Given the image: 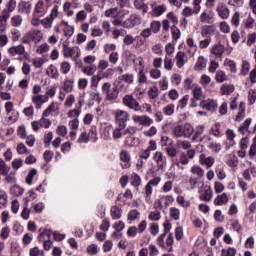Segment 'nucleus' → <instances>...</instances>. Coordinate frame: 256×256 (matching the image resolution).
Returning <instances> with one entry per match:
<instances>
[{
    "label": "nucleus",
    "instance_id": "nucleus-1",
    "mask_svg": "<svg viewBox=\"0 0 256 256\" xmlns=\"http://www.w3.org/2000/svg\"><path fill=\"white\" fill-rule=\"evenodd\" d=\"M195 128L189 123L180 124L174 127L173 135L177 138L184 137V139H189L193 135Z\"/></svg>",
    "mask_w": 256,
    "mask_h": 256
},
{
    "label": "nucleus",
    "instance_id": "nucleus-2",
    "mask_svg": "<svg viewBox=\"0 0 256 256\" xmlns=\"http://www.w3.org/2000/svg\"><path fill=\"white\" fill-rule=\"evenodd\" d=\"M38 241L39 243H43V247L45 251H50L51 247H53V242L51 241V237L53 236V231L49 229H39Z\"/></svg>",
    "mask_w": 256,
    "mask_h": 256
},
{
    "label": "nucleus",
    "instance_id": "nucleus-3",
    "mask_svg": "<svg viewBox=\"0 0 256 256\" xmlns=\"http://www.w3.org/2000/svg\"><path fill=\"white\" fill-rule=\"evenodd\" d=\"M102 93L106 95L108 101H115L119 97V88L117 86L111 87V83L105 82L102 85Z\"/></svg>",
    "mask_w": 256,
    "mask_h": 256
},
{
    "label": "nucleus",
    "instance_id": "nucleus-4",
    "mask_svg": "<svg viewBox=\"0 0 256 256\" xmlns=\"http://www.w3.org/2000/svg\"><path fill=\"white\" fill-rule=\"evenodd\" d=\"M115 124L120 129H125L127 127V121H129V113L123 110H116L114 113Z\"/></svg>",
    "mask_w": 256,
    "mask_h": 256
},
{
    "label": "nucleus",
    "instance_id": "nucleus-5",
    "mask_svg": "<svg viewBox=\"0 0 256 256\" xmlns=\"http://www.w3.org/2000/svg\"><path fill=\"white\" fill-rule=\"evenodd\" d=\"M122 101L129 109H133V111H141V105H139V102L133 96L125 95Z\"/></svg>",
    "mask_w": 256,
    "mask_h": 256
},
{
    "label": "nucleus",
    "instance_id": "nucleus-6",
    "mask_svg": "<svg viewBox=\"0 0 256 256\" xmlns=\"http://www.w3.org/2000/svg\"><path fill=\"white\" fill-rule=\"evenodd\" d=\"M62 53L64 57H72L76 53V57H80L81 50H79V47H69V42L65 41L62 44Z\"/></svg>",
    "mask_w": 256,
    "mask_h": 256
},
{
    "label": "nucleus",
    "instance_id": "nucleus-7",
    "mask_svg": "<svg viewBox=\"0 0 256 256\" xmlns=\"http://www.w3.org/2000/svg\"><path fill=\"white\" fill-rule=\"evenodd\" d=\"M205 141L206 147L208 149H211L214 151V153H219L222 149V146L220 143H214L213 139L210 136L204 135L202 138H200L199 143H203Z\"/></svg>",
    "mask_w": 256,
    "mask_h": 256
},
{
    "label": "nucleus",
    "instance_id": "nucleus-8",
    "mask_svg": "<svg viewBox=\"0 0 256 256\" xmlns=\"http://www.w3.org/2000/svg\"><path fill=\"white\" fill-rule=\"evenodd\" d=\"M153 161H155L158 171H163L167 167V158L163 155V152H155Z\"/></svg>",
    "mask_w": 256,
    "mask_h": 256
},
{
    "label": "nucleus",
    "instance_id": "nucleus-9",
    "mask_svg": "<svg viewBox=\"0 0 256 256\" xmlns=\"http://www.w3.org/2000/svg\"><path fill=\"white\" fill-rule=\"evenodd\" d=\"M163 227H164V233L157 238L156 243L158 247H161V249H166L165 237L167 236V233L171 231V224L169 223V221H166L164 222Z\"/></svg>",
    "mask_w": 256,
    "mask_h": 256
},
{
    "label": "nucleus",
    "instance_id": "nucleus-10",
    "mask_svg": "<svg viewBox=\"0 0 256 256\" xmlns=\"http://www.w3.org/2000/svg\"><path fill=\"white\" fill-rule=\"evenodd\" d=\"M211 55L214 56V59H218V61H223V53H225V46L222 44H215L210 49Z\"/></svg>",
    "mask_w": 256,
    "mask_h": 256
},
{
    "label": "nucleus",
    "instance_id": "nucleus-11",
    "mask_svg": "<svg viewBox=\"0 0 256 256\" xmlns=\"http://www.w3.org/2000/svg\"><path fill=\"white\" fill-rule=\"evenodd\" d=\"M200 107L206 109V111H210V113H215L219 109V105L215 100H203L200 102Z\"/></svg>",
    "mask_w": 256,
    "mask_h": 256
},
{
    "label": "nucleus",
    "instance_id": "nucleus-12",
    "mask_svg": "<svg viewBox=\"0 0 256 256\" xmlns=\"http://www.w3.org/2000/svg\"><path fill=\"white\" fill-rule=\"evenodd\" d=\"M136 25H141V16L138 14L130 15L127 21L124 22V27L127 29H133V27H136Z\"/></svg>",
    "mask_w": 256,
    "mask_h": 256
},
{
    "label": "nucleus",
    "instance_id": "nucleus-13",
    "mask_svg": "<svg viewBox=\"0 0 256 256\" xmlns=\"http://www.w3.org/2000/svg\"><path fill=\"white\" fill-rule=\"evenodd\" d=\"M120 160L123 161V164H121L122 169H129L131 167V155L129 151L122 150L120 152Z\"/></svg>",
    "mask_w": 256,
    "mask_h": 256
},
{
    "label": "nucleus",
    "instance_id": "nucleus-14",
    "mask_svg": "<svg viewBox=\"0 0 256 256\" xmlns=\"http://www.w3.org/2000/svg\"><path fill=\"white\" fill-rule=\"evenodd\" d=\"M189 164V158L187 157V154L185 152H182L178 159H176L174 165L178 169H181L182 171L185 169V165Z\"/></svg>",
    "mask_w": 256,
    "mask_h": 256
},
{
    "label": "nucleus",
    "instance_id": "nucleus-15",
    "mask_svg": "<svg viewBox=\"0 0 256 256\" xmlns=\"http://www.w3.org/2000/svg\"><path fill=\"white\" fill-rule=\"evenodd\" d=\"M200 196L199 198L201 199V201H211V199H213V190H211V187L209 186H205L204 191L203 189L199 190Z\"/></svg>",
    "mask_w": 256,
    "mask_h": 256
},
{
    "label": "nucleus",
    "instance_id": "nucleus-16",
    "mask_svg": "<svg viewBox=\"0 0 256 256\" xmlns=\"http://www.w3.org/2000/svg\"><path fill=\"white\" fill-rule=\"evenodd\" d=\"M133 5L137 11H142V15H147L149 6L143 0H134Z\"/></svg>",
    "mask_w": 256,
    "mask_h": 256
},
{
    "label": "nucleus",
    "instance_id": "nucleus-17",
    "mask_svg": "<svg viewBox=\"0 0 256 256\" xmlns=\"http://www.w3.org/2000/svg\"><path fill=\"white\" fill-rule=\"evenodd\" d=\"M150 7L155 17H161V15H163V13L167 11V6L165 4H162V5L151 4Z\"/></svg>",
    "mask_w": 256,
    "mask_h": 256
},
{
    "label": "nucleus",
    "instance_id": "nucleus-18",
    "mask_svg": "<svg viewBox=\"0 0 256 256\" xmlns=\"http://www.w3.org/2000/svg\"><path fill=\"white\" fill-rule=\"evenodd\" d=\"M9 17L11 15L7 10H3L2 14L0 15V29L3 32H5V29H7V21L9 20Z\"/></svg>",
    "mask_w": 256,
    "mask_h": 256
},
{
    "label": "nucleus",
    "instance_id": "nucleus-19",
    "mask_svg": "<svg viewBox=\"0 0 256 256\" xmlns=\"http://www.w3.org/2000/svg\"><path fill=\"white\" fill-rule=\"evenodd\" d=\"M216 11L219 15L220 18L222 19H229V8H227V6H225V4L221 3L218 5V7L216 8Z\"/></svg>",
    "mask_w": 256,
    "mask_h": 256
},
{
    "label": "nucleus",
    "instance_id": "nucleus-20",
    "mask_svg": "<svg viewBox=\"0 0 256 256\" xmlns=\"http://www.w3.org/2000/svg\"><path fill=\"white\" fill-rule=\"evenodd\" d=\"M199 162L201 165H206L207 168L213 167V163H215V159L211 156H206L205 154H201L199 157Z\"/></svg>",
    "mask_w": 256,
    "mask_h": 256
},
{
    "label": "nucleus",
    "instance_id": "nucleus-21",
    "mask_svg": "<svg viewBox=\"0 0 256 256\" xmlns=\"http://www.w3.org/2000/svg\"><path fill=\"white\" fill-rule=\"evenodd\" d=\"M34 13L38 17H43V15H45V13H47V10L45 9L43 1L40 0L37 2L36 6L34 8Z\"/></svg>",
    "mask_w": 256,
    "mask_h": 256
},
{
    "label": "nucleus",
    "instance_id": "nucleus-22",
    "mask_svg": "<svg viewBox=\"0 0 256 256\" xmlns=\"http://www.w3.org/2000/svg\"><path fill=\"white\" fill-rule=\"evenodd\" d=\"M205 131V126L199 125L196 127L195 131L193 132L194 135L192 137V141L199 143L200 139L202 138L201 135H203Z\"/></svg>",
    "mask_w": 256,
    "mask_h": 256
},
{
    "label": "nucleus",
    "instance_id": "nucleus-23",
    "mask_svg": "<svg viewBox=\"0 0 256 256\" xmlns=\"http://www.w3.org/2000/svg\"><path fill=\"white\" fill-rule=\"evenodd\" d=\"M18 13H25L26 15H29V13H31V3L29 2L18 3Z\"/></svg>",
    "mask_w": 256,
    "mask_h": 256
},
{
    "label": "nucleus",
    "instance_id": "nucleus-24",
    "mask_svg": "<svg viewBox=\"0 0 256 256\" xmlns=\"http://www.w3.org/2000/svg\"><path fill=\"white\" fill-rule=\"evenodd\" d=\"M31 41H37L35 32L30 31V32L26 33L21 39V43H23L24 45H29V43H31Z\"/></svg>",
    "mask_w": 256,
    "mask_h": 256
},
{
    "label": "nucleus",
    "instance_id": "nucleus-25",
    "mask_svg": "<svg viewBox=\"0 0 256 256\" xmlns=\"http://www.w3.org/2000/svg\"><path fill=\"white\" fill-rule=\"evenodd\" d=\"M185 52L183 51H179L177 54H176V65L178 67V69H182V67L185 66Z\"/></svg>",
    "mask_w": 256,
    "mask_h": 256
},
{
    "label": "nucleus",
    "instance_id": "nucleus-26",
    "mask_svg": "<svg viewBox=\"0 0 256 256\" xmlns=\"http://www.w3.org/2000/svg\"><path fill=\"white\" fill-rule=\"evenodd\" d=\"M205 67H207V60L205 57L199 56L194 66L195 71H202V69H205Z\"/></svg>",
    "mask_w": 256,
    "mask_h": 256
},
{
    "label": "nucleus",
    "instance_id": "nucleus-27",
    "mask_svg": "<svg viewBox=\"0 0 256 256\" xmlns=\"http://www.w3.org/2000/svg\"><path fill=\"white\" fill-rule=\"evenodd\" d=\"M226 203H229V197H227V193H222L214 199V205H225Z\"/></svg>",
    "mask_w": 256,
    "mask_h": 256
},
{
    "label": "nucleus",
    "instance_id": "nucleus-28",
    "mask_svg": "<svg viewBox=\"0 0 256 256\" xmlns=\"http://www.w3.org/2000/svg\"><path fill=\"white\" fill-rule=\"evenodd\" d=\"M220 91L221 95H231L235 91V86L233 84H223Z\"/></svg>",
    "mask_w": 256,
    "mask_h": 256
},
{
    "label": "nucleus",
    "instance_id": "nucleus-29",
    "mask_svg": "<svg viewBox=\"0 0 256 256\" xmlns=\"http://www.w3.org/2000/svg\"><path fill=\"white\" fill-rule=\"evenodd\" d=\"M96 71H97V66L95 64L82 67V73H84V75H88V77H91V75H95Z\"/></svg>",
    "mask_w": 256,
    "mask_h": 256
},
{
    "label": "nucleus",
    "instance_id": "nucleus-30",
    "mask_svg": "<svg viewBox=\"0 0 256 256\" xmlns=\"http://www.w3.org/2000/svg\"><path fill=\"white\" fill-rule=\"evenodd\" d=\"M47 75H48V77H51L52 79H58L59 71L57 70V67H55V65L51 64L47 69Z\"/></svg>",
    "mask_w": 256,
    "mask_h": 256
},
{
    "label": "nucleus",
    "instance_id": "nucleus-31",
    "mask_svg": "<svg viewBox=\"0 0 256 256\" xmlns=\"http://www.w3.org/2000/svg\"><path fill=\"white\" fill-rule=\"evenodd\" d=\"M251 118H247L242 125L238 128V132L241 133L242 135H245L247 131H249V126L251 125Z\"/></svg>",
    "mask_w": 256,
    "mask_h": 256
},
{
    "label": "nucleus",
    "instance_id": "nucleus-32",
    "mask_svg": "<svg viewBox=\"0 0 256 256\" xmlns=\"http://www.w3.org/2000/svg\"><path fill=\"white\" fill-rule=\"evenodd\" d=\"M122 213H123V210H121V208H119L117 206H113L111 208V217L114 220L121 219Z\"/></svg>",
    "mask_w": 256,
    "mask_h": 256
},
{
    "label": "nucleus",
    "instance_id": "nucleus-33",
    "mask_svg": "<svg viewBox=\"0 0 256 256\" xmlns=\"http://www.w3.org/2000/svg\"><path fill=\"white\" fill-rule=\"evenodd\" d=\"M224 65L226 67H229L230 72L237 73V63H235V61H233L229 58H226L225 61H224Z\"/></svg>",
    "mask_w": 256,
    "mask_h": 256
},
{
    "label": "nucleus",
    "instance_id": "nucleus-34",
    "mask_svg": "<svg viewBox=\"0 0 256 256\" xmlns=\"http://www.w3.org/2000/svg\"><path fill=\"white\" fill-rule=\"evenodd\" d=\"M162 113L166 115L167 117H171L173 113H175V104H168L162 109Z\"/></svg>",
    "mask_w": 256,
    "mask_h": 256
},
{
    "label": "nucleus",
    "instance_id": "nucleus-35",
    "mask_svg": "<svg viewBox=\"0 0 256 256\" xmlns=\"http://www.w3.org/2000/svg\"><path fill=\"white\" fill-rule=\"evenodd\" d=\"M170 217H171V219H174V221H179V219L181 217V211L179 210V208L171 207L170 208Z\"/></svg>",
    "mask_w": 256,
    "mask_h": 256
},
{
    "label": "nucleus",
    "instance_id": "nucleus-36",
    "mask_svg": "<svg viewBox=\"0 0 256 256\" xmlns=\"http://www.w3.org/2000/svg\"><path fill=\"white\" fill-rule=\"evenodd\" d=\"M23 24V17L21 15H15L11 18L12 27H21Z\"/></svg>",
    "mask_w": 256,
    "mask_h": 256
},
{
    "label": "nucleus",
    "instance_id": "nucleus-37",
    "mask_svg": "<svg viewBox=\"0 0 256 256\" xmlns=\"http://www.w3.org/2000/svg\"><path fill=\"white\" fill-rule=\"evenodd\" d=\"M250 69H251V64H249V61L244 60L242 62L241 75H243L244 77L246 75H249Z\"/></svg>",
    "mask_w": 256,
    "mask_h": 256
},
{
    "label": "nucleus",
    "instance_id": "nucleus-38",
    "mask_svg": "<svg viewBox=\"0 0 256 256\" xmlns=\"http://www.w3.org/2000/svg\"><path fill=\"white\" fill-rule=\"evenodd\" d=\"M175 243V239L173 238V233L168 234L166 238V245L170 247L168 249V253H173V244Z\"/></svg>",
    "mask_w": 256,
    "mask_h": 256
},
{
    "label": "nucleus",
    "instance_id": "nucleus-39",
    "mask_svg": "<svg viewBox=\"0 0 256 256\" xmlns=\"http://www.w3.org/2000/svg\"><path fill=\"white\" fill-rule=\"evenodd\" d=\"M35 175H37V169L32 168L26 176L27 185H33V177H35Z\"/></svg>",
    "mask_w": 256,
    "mask_h": 256
},
{
    "label": "nucleus",
    "instance_id": "nucleus-40",
    "mask_svg": "<svg viewBox=\"0 0 256 256\" xmlns=\"http://www.w3.org/2000/svg\"><path fill=\"white\" fill-rule=\"evenodd\" d=\"M215 79L217 83H223V81H227V74H225V71L218 70Z\"/></svg>",
    "mask_w": 256,
    "mask_h": 256
},
{
    "label": "nucleus",
    "instance_id": "nucleus-41",
    "mask_svg": "<svg viewBox=\"0 0 256 256\" xmlns=\"http://www.w3.org/2000/svg\"><path fill=\"white\" fill-rule=\"evenodd\" d=\"M148 96L150 99H157L159 97V88H157V86H152L148 90Z\"/></svg>",
    "mask_w": 256,
    "mask_h": 256
},
{
    "label": "nucleus",
    "instance_id": "nucleus-42",
    "mask_svg": "<svg viewBox=\"0 0 256 256\" xmlns=\"http://www.w3.org/2000/svg\"><path fill=\"white\" fill-rule=\"evenodd\" d=\"M152 33H159L161 31V21H152L150 24Z\"/></svg>",
    "mask_w": 256,
    "mask_h": 256
},
{
    "label": "nucleus",
    "instance_id": "nucleus-43",
    "mask_svg": "<svg viewBox=\"0 0 256 256\" xmlns=\"http://www.w3.org/2000/svg\"><path fill=\"white\" fill-rule=\"evenodd\" d=\"M191 173L199 177H203V175H205V171L203 170V168L197 165L192 166Z\"/></svg>",
    "mask_w": 256,
    "mask_h": 256
},
{
    "label": "nucleus",
    "instance_id": "nucleus-44",
    "mask_svg": "<svg viewBox=\"0 0 256 256\" xmlns=\"http://www.w3.org/2000/svg\"><path fill=\"white\" fill-rule=\"evenodd\" d=\"M211 133L214 137H221V124L215 123L211 128Z\"/></svg>",
    "mask_w": 256,
    "mask_h": 256
},
{
    "label": "nucleus",
    "instance_id": "nucleus-45",
    "mask_svg": "<svg viewBox=\"0 0 256 256\" xmlns=\"http://www.w3.org/2000/svg\"><path fill=\"white\" fill-rule=\"evenodd\" d=\"M16 7H17V2L15 0H9V2L6 5V9H4V11H7L10 14V13H13V11H15Z\"/></svg>",
    "mask_w": 256,
    "mask_h": 256
},
{
    "label": "nucleus",
    "instance_id": "nucleus-46",
    "mask_svg": "<svg viewBox=\"0 0 256 256\" xmlns=\"http://www.w3.org/2000/svg\"><path fill=\"white\" fill-rule=\"evenodd\" d=\"M29 255L30 256H45V252H43V250L39 249V247L35 246L34 248L30 249Z\"/></svg>",
    "mask_w": 256,
    "mask_h": 256
},
{
    "label": "nucleus",
    "instance_id": "nucleus-47",
    "mask_svg": "<svg viewBox=\"0 0 256 256\" xmlns=\"http://www.w3.org/2000/svg\"><path fill=\"white\" fill-rule=\"evenodd\" d=\"M88 255H97L99 253V246L97 244H91L87 247Z\"/></svg>",
    "mask_w": 256,
    "mask_h": 256
},
{
    "label": "nucleus",
    "instance_id": "nucleus-48",
    "mask_svg": "<svg viewBox=\"0 0 256 256\" xmlns=\"http://www.w3.org/2000/svg\"><path fill=\"white\" fill-rule=\"evenodd\" d=\"M121 81H124V83H128V85H131L133 83L134 77L133 74H123L121 77H119Z\"/></svg>",
    "mask_w": 256,
    "mask_h": 256
},
{
    "label": "nucleus",
    "instance_id": "nucleus-49",
    "mask_svg": "<svg viewBox=\"0 0 256 256\" xmlns=\"http://www.w3.org/2000/svg\"><path fill=\"white\" fill-rule=\"evenodd\" d=\"M73 83V80H65L63 89L66 93H71V91H73Z\"/></svg>",
    "mask_w": 256,
    "mask_h": 256
},
{
    "label": "nucleus",
    "instance_id": "nucleus-50",
    "mask_svg": "<svg viewBox=\"0 0 256 256\" xmlns=\"http://www.w3.org/2000/svg\"><path fill=\"white\" fill-rule=\"evenodd\" d=\"M11 165H12V168L15 169V171H17V169H21V167H23V159L21 158L14 159Z\"/></svg>",
    "mask_w": 256,
    "mask_h": 256
},
{
    "label": "nucleus",
    "instance_id": "nucleus-51",
    "mask_svg": "<svg viewBox=\"0 0 256 256\" xmlns=\"http://www.w3.org/2000/svg\"><path fill=\"white\" fill-rule=\"evenodd\" d=\"M240 145V149L242 151H247L248 147H249V138L248 137H244L240 140L239 142Z\"/></svg>",
    "mask_w": 256,
    "mask_h": 256
},
{
    "label": "nucleus",
    "instance_id": "nucleus-52",
    "mask_svg": "<svg viewBox=\"0 0 256 256\" xmlns=\"http://www.w3.org/2000/svg\"><path fill=\"white\" fill-rule=\"evenodd\" d=\"M115 49H117V45H115V44H105L104 45V53H106L107 55L115 52Z\"/></svg>",
    "mask_w": 256,
    "mask_h": 256
},
{
    "label": "nucleus",
    "instance_id": "nucleus-53",
    "mask_svg": "<svg viewBox=\"0 0 256 256\" xmlns=\"http://www.w3.org/2000/svg\"><path fill=\"white\" fill-rule=\"evenodd\" d=\"M248 101H249L250 105H255V103H256V91L255 90H249Z\"/></svg>",
    "mask_w": 256,
    "mask_h": 256
},
{
    "label": "nucleus",
    "instance_id": "nucleus-54",
    "mask_svg": "<svg viewBox=\"0 0 256 256\" xmlns=\"http://www.w3.org/2000/svg\"><path fill=\"white\" fill-rule=\"evenodd\" d=\"M132 185L133 187H139V185H141V176H139V174L134 173L132 176Z\"/></svg>",
    "mask_w": 256,
    "mask_h": 256
},
{
    "label": "nucleus",
    "instance_id": "nucleus-55",
    "mask_svg": "<svg viewBox=\"0 0 256 256\" xmlns=\"http://www.w3.org/2000/svg\"><path fill=\"white\" fill-rule=\"evenodd\" d=\"M124 145H126V147H135V145H136L135 137L134 136H127L125 141H124Z\"/></svg>",
    "mask_w": 256,
    "mask_h": 256
},
{
    "label": "nucleus",
    "instance_id": "nucleus-56",
    "mask_svg": "<svg viewBox=\"0 0 256 256\" xmlns=\"http://www.w3.org/2000/svg\"><path fill=\"white\" fill-rule=\"evenodd\" d=\"M193 95L194 99H197V101L201 100V96L203 95V90H201V87H194L193 89Z\"/></svg>",
    "mask_w": 256,
    "mask_h": 256
},
{
    "label": "nucleus",
    "instance_id": "nucleus-57",
    "mask_svg": "<svg viewBox=\"0 0 256 256\" xmlns=\"http://www.w3.org/2000/svg\"><path fill=\"white\" fill-rule=\"evenodd\" d=\"M10 233H11V228H9V226H6L1 229L0 237L2 239H7L9 237Z\"/></svg>",
    "mask_w": 256,
    "mask_h": 256
},
{
    "label": "nucleus",
    "instance_id": "nucleus-58",
    "mask_svg": "<svg viewBox=\"0 0 256 256\" xmlns=\"http://www.w3.org/2000/svg\"><path fill=\"white\" fill-rule=\"evenodd\" d=\"M255 42H256V32L248 34L247 42H246L248 47H251V45H253Z\"/></svg>",
    "mask_w": 256,
    "mask_h": 256
},
{
    "label": "nucleus",
    "instance_id": "nucleus-59",
    "mask_svg": "<svg viewBox=\"0 0 256 256\" xmlns=\"http://www.w3.org/2000/svg\"><path fill=\"white\" fill-rule=\"evenodd\" d=\"M150 221H159L161 219V212L154 211L149 214Z\"/></svg>",
    "mask_w": 256,
    "mask_h": 256
},
{
    "label": "nucleus",
    "instance_id": "nucleus-60",
    "mask_svg": "<svg viewBox=\"0 0 256 256\" xmlns=\"http://www.w3.org/2000/svg\"><path fill=\"white\" fill-rule=\"evenodd\" d=\"M140 213L138 210H131L129 213H128V219L129 221H135L136 219H138Z\"/></svg>",
    "mask_w": 256,
    "mask_h": 256
},
{
    "label": "nucleus",
    "instance_id": "nucleus-61",
    "mask_svg": "<svg viewBox=\"0 0 256 256\" xmlns=\"http://www.w3.org/2000/svg\"><path fill=\"white\" fill-rule=\"evenodd\" d=\"M104 15H105V17H112V18L117 17V15H118L117 8H111V9L106 10Z\"/></svg>",
    "mask_w": 256,
    "mask_h": 256
},
{
    "label": "nucleus",
    "instance_id": "nucleus-62",
    "mask_svg": "<svg viewBox=\"0 0 256 256\" xmlns=\"http://www.w3.org/2000/svg\"><path fill=\"white\" fill-rule=\"evenodd\" d=\"M138 82L143 85V83L147 82V75L143 70H140L138 73Z\"/></svg>",
    "mask_w": 256,
    "mask_h": 256
},
{
    "label": "nucleus",
    "instance_id": "nucleus-63",
    "mask_svg": "<svg viewBox=\"0 0 256 256\" xmlns=\"http://www.w3.org/2000/svg\"><path fill=\"white\" fill-rule=\"evenodd\" d=\"M109 61L110 63H112L113 65H116V63L119 61V53L117 52H112L109 55Z\"/></svg>",
    "mask_w": 256,
    "mask_h": 256
},
{
    "label": "nucleus",
    "instance_id": "nucleus-64",
    "mask_svg": "<svg viewBox=\"0 0 256 256\" xmlns=\"http://www.w3.org/2000/svg\"><path fill=\"white\" fill-rule=\"evenodd\" d=\"M52 235L54 237V241H63L66 237L65 234H61L59 231H52Z\"/></svg>",
    "mask_w": 256,
    "mask_h": 256
}]
</instances>
